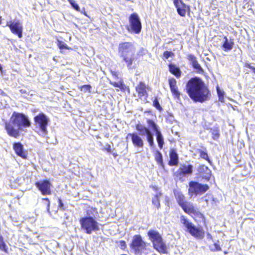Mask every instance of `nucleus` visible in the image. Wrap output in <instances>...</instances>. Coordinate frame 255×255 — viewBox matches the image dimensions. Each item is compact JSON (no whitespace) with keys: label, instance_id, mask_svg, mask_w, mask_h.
Listing matches in <instances>:
<instances>
[{"label":"nucleus","instance_id":"nucleus-3","mask_svg":"<svg viewBox=\"0 0 255 255\" xmlns=\"http://www.w3.org/2000/svg\"><path fill=\"white\" fill-rule=\"evenodd\" d=\"M135 50L136 48L133 42H122L119 44L118 52L119 56L123 58L129 70L135 68V66L133 64L134 61L136 60Z\"/></svg>","mask_w":255,"mask_h":255},{"label":"nucleus","instance_id":"nucleus-24","mask_svg":"<svg viewBox=\"0 0 255 255\" xmlns=\"http://www.w3.org/2000/svg\"><path fill=\"white\" fill-rule=\"evenodd\" d=\"M161 196V193L160 192H157L152 199V204L157 209L160 208V198Z\"/></svg>","mask_w":255,"mask_h":255},{"label":"nucleus","instance_id":"nucleus-40","mask_svg":"<svg viewBox=\"0 0 255 255\" xmlns=\"http://www.w3.org/2000/svg\"><path fill=\"white\" fill-rule=\"evenodd\" d=\"M193 68L199 71H202V68L198 61L196 62L194 64H192Z\"/></svg>","mask_w":255,"mask_h":255},{"label":"nucleus","instance_id":"nucleus-12","mask_svg":"<svg viewBox=\"0 0 255 255\" xmlns=\"http://www.w3.org/2000/svg\"><path fill=\"white\" fill-rule=\"evenodd\" d=\"M145 243L139 235H136L133 237L131 247L134 249L135 254H138L140 252V250L143 249Z\"/></svg>","mask_w":255,"mask_h":255},{"label":"nucleus","instance_id":"nucleus-58","mask_svg":"<svg viewBox=\"0 0 255 255\" xmlns=\"http://www.w3.org/2000/svg\"><path fill=\"white\" fill-rule=\"evenodd\" d=\"M70 4H71L74 0H68Z\"/></svg>","mask_w":255,"mask_h":255},{"label":"nucleus","instance_id":"nucleus-30","mask_svg":"<svg viewBox=\"0 0 255 255\" xmlns=\"http://www.w3.org/2000/svg\"><path fill=\"white\" fill-rule=\"evenodd\" d=\"M210 250L212 252H218L221 251V248L219 244V241H217L213 245L209 246Z\"/></svg>","mask_w":255,"mask_h":255},{"label":"nucleus","instance_id":"nucleus-45","mask_svg":"<svg viewBox=\"0 0 255 255\" xmlns=\"http://www.w3.org/2000/svg\"><path fill=\"white\" fill-rule=\"evenodd\" d=\"M104 149L109 153H111L112 152L111 146L109 144H106Z\"/></svg>","mask_w":255,"mask_h":255},{"label":"nucleus","instance_id":"nucleus-54","mask_svg":"<svg viewBox=\"0 0 255 255\" xmlns=\"http://www.w3.org/2000/svg\"><path fill=\"white\" fill-rule=\"evenodd\" d=\"M219 100L222 102L224 101V95L219 96Z\"/></svg>","mask_w":255,"mask_h":255},{"label":"nucleus","instance_id":"nucleus-9","mask_svg":"<svg viewBox=\"0 0 255 255\" xmlns=\"http://www.w3.org/2000/svg\"><path fill=\"white\" fill-rule=\"evenodd\" d=\"M130 27L128 28V31H132L135 33H139L141 29V23L137 13H132L129 17Z\"/></svg>","mask_w":255,"mask_h":255},{"label":"nucleus","instance_id":"nucleus-27","mask_svg":"<svg viewBox=\"0 0 255 255\" xmlns=\"http://www.w3.org/2000/svg\"><path fill=\"white\" fill-rule=\"evenodd\" d=\"M98 212L97 209L95 208L90 207L87 211V216L96 219Z\"/></svg>","mask_w":255,"mask_h":255},{"label":"nucleus","instance_id":"nucleus-6","mask_svg":"<svg viewBox=\"0 0 255 255\" xmlns=\"http://www.w3.org/2000/svg\"><path fill=\"white\" fill-rule=\"evenodd\" d=\"M180 222L186 228V231L188 232L192 236L197 239H202L204 236V232L200 228L196 227L185 216H181Z\"/></svg>","mask_w":255,"mask_h":255},{"label":"nucleus","instance_id":"nucleus-59","mask_svg":"<svg viewBox=\"0 0 255 255\" xmlns=\"http://www.w3.org/2000/svg\"><path fill=\"white\" fill-rule=\"evenodd\" d=\"M70 4H71L74 0H68Z\"/></svg>","mask_w":255,"mask_h":255},{"label":"nucleus","instance_id":"nucleus-33","mask_svg":"<svg viewBox=\"0 0 255 255\" xmlns=\"http://www.w3.org/2000/svg\"><path fill=\"white\" fill-rule=\"evenodd\" d=\"M7 247L4 243L2 237L0 235V250L5 252H7Z\"/></svg>","mask_w":255,"mask_h":255},{"label":"nucleus","instance_id":"nucleus-1","mask_svg":"<svg viewBox=\"0 0 255 255\" xmlns=\"http://www.w3.org/2000/svg\"><path fill=\"white\" fill-rule=\"evenodd\" d=\"M186 90L190 98L196 102L203 103L210 96V91L204 82L198 77L189 80L186 85Z\"/></svg>","mask_w":255,"mask_h":255},{"label":"nucleus","instance_id":"nucleus-44","mask_svg":"<svg viewBox=\"0 0 255 255\" xmlns=\"http://www.w3.org/2000/svg\"><path fill=\"white\" fill-rule=\"evenodd\" d=\"M71 5L74 8L75 10H76L78 11H80V8L78 5V4H77L75 1H74Z\"/></svg>","mask_w":255,"mask_h":255},{"label":"nucleus","instance_id":"nucleus-57","mask_svg":"<svg viewBox=\"0 0 255 255\" xmlns=\"http://www.w3.org/2000/svg\"><path fill=\"white\" fill-rule=\"evenodd\" d=\"M113 155L114 158H116L117 156H118V154L116 153H113Z\"/></svg>","mask_w":255,"mask_h":255},{"label":"nucleus","instance_id":"nucleus-39","mask_svg":"<svg viewBox=\"0 0 255 255\" xmlns=\"http://www.w3.org/2000/svg\"><path fill=\"white\" fill-rule=\"evenodd\" d=\"M91 86L90 85H85L81 87V90L84 92H90Z\"/></svg>","mask_w":255,"mask_h":255},{"label":"nucleus","instance_id":"nucleus-5","mask_svg":"<svg viewBox=\"0 0 255 255\" xmlns=\"http://www.w3.org/2000/svg\"><path fill=\"white\" fill-rule=\"evenodd\" d=\"M79 222L81 229L87 234H91L100 230L99 224L96 219L94 218L85 217L81 218Z\"/></svg>","mask_w":255,"mask_h":255},{"label":"nucleus","instance_id":"nucleus-21","mask_svg":"<svg viewBox=\"0 0 255 255\" xmlns=\"http://www.w3.org/2000/svg\"><path fill=\"white\" fill-rule=\"evenodd\" d=\"M145 85L142 82L136 87V91L138 93L139 96H144L146 94Z\"/></svg>","mask_w":255,"mask_h":255},{"label":"nucleus","instance_id":"nucleus-60","mask_svg":"<svg viewBox=\"0 0 255 255\" xmlns=\"http://www.w3.org/2000/svg\"><path fill=\"white\" fill-rule=\"evenodd\" d=\"M255 73V67H253V68L251 69Z\"/></svg>","mask_w":255,"mask_h":255},{"label":"nucleus","instance_id":"nucleus-48","mask_svg":"<svg viewBox=\"0 0 255 255\" xmlns=\"http://www.w3.org/2000/svg\"><path fill=\"white\" fill-rule=\"evenodd\" d=\"M146 50L145 49L143 48H141L139 51L138 52V55H143L146 54Z\"/></svg>","mask_w":255,"mask_h":255},{"label":"nucleus","instance_id":"nucleus-7","mask_svg":"<svg viewBox=\"0 0 255 255\" xmlns=\"http://www.w3.org/2000/svg\"><path fill=\"white\" fill-rule=\"evenodd\" d=\"M148 235L152 241L154 248L159 253L165 254L167 252V248L163 242L162 239L160 234L155 231H149Z\"/></svg>","mask_w":255,"mask_h":255},{"label":"nucleus","instance_id":"nucleus-63","mask_svg":"<svg viewBox=\"0 0 255 255\" xmlns=\"http://www.w3.org/2000/svg\"><path fill=\"white\" fill-rule=\"evenodd\" d=\"M154 188L155 190H156V189H157V188H156V187H154Z\"/></svg>","mask_w":255,"mask_h":255},{"label":"nucleus","instance_id":"nucleus-17","mask_svg":"<svg viewBox=\"0 0 255 255\" xmlns=\"http://www.w3.org/2000/svg\"><path fill=\"white\" fill-rule=\"evenodd\" d=\"M224 40L222 42V48L224 51H231L234 46V42L233 39H229L226 36H223Z\"/></svg>","mask_w":255,"mask_h":255},{"label":"nucleus","instance_id":"nucleus-36","mask_svg":"<svg viewBox=\"0 0 255 255\" xmlns=\"http://www.w3.org/2000/svg\"><path fill=\"white\" fill-rule=\"evenodd\" d=\"M199 154H200V156L202 158H203L208 161H210V159L208 157V154L206 152V151H203V150H199Z\"/></svg>","mask_w":255,"mask_h":255},{"label":"nucleus","instance_id":"nucleus-28","mask_svg":"<svg viewBox=\"0 0 255 255\" xmlns=\"http://www.w3.org/2000/svg\"><path fill=\"white\" fill-rule=\"evenodd\" d=\"M146 122L149 127H150L155 132L160 130L158 126L153 120L147 119Z\"/></svg>","mask_w":255,"mask_h":255},{"label":"nucleus","instance_id":"nucleus-13","mask_svg":"<svg viewBox=\"0 0 255 255\" xmlns=\"http://www.w3.org/2000/svg\"><path fill=\"white\" fill-rule=\"evenodd\" d=\"M130 137L133 145L137 148H142L144 145V141L141 137L136 132L129 133L128 134L127 138Z\"/></svg>","mask_w":255,"mask_h":255},{"label":"nucleus","instance_id":"nucleus-25","mask_svg":"<svg viewBox=\"0 0 255 255\" xmlns=\"http://www.w3.org/2000/svg\"><path fill=\"white\" fill-rule=\"evenodd\" d=\"M155 159L157 163L162 167H164V163L163 162V157L161 153L159 151H156L155 153Z\"/></svg>","mask_w":255,"mask_h":255},{"label":"nucleus","instance_id":"nucleus-16","mask_svg":"<svg viewBox=\"0 0 255 255\" xmlns=\"http://www.w3.org/2000/svg\"><path fill=\"white\" fill-rule=\"evenodd\" d=\"M170 160L168 164L170 166H176L179 163L178 155L175 149L172 148L169 152Z\"/></svg>","mask_w":255,"mask_h":255},{"label":"nucleus","instance_id":"nucleus-4","mask_svg":"<svg viewBox=\"0 0 255 255\" xmlns=\"http://www.w3.org/2000/svg\"><path fill=\"white\" fill-rule=\"evenodd\" d=\"M34 121L38 134L42 137H46L48 133L47 127L49 122V118L44 114L41 113L34 118Z\"/></svg>","mask_w":255,"mask_h":255},{"label":"nucleus","instance_id":"nucleus-10","mask_svg":"<svg viewBox=\"0 0 255 255\" xmlns=\"http://www.w3.org/2000/svg\"><path fill=\"white\" fill-rule=\"evenodd\" d=\"M6 26H8L11 32L21 38L22 37L23 26L20 20L14 19L6 22Z\"/></svg>","mask_w":255,"mask_h":255},{"label":"nucleus","instance_id":"nucleus-38","mask_svg":"<svg viewBox=\"0 0 255 255\" xmlns=\"http://www.w3.org/2000/svg\"><path fill=\"white\" fill-rule=\"evenodd\" d=\"M57 45L60 49H68L67 44H65L64 42L60 41L59 40H57Z\"/></svg>","mask_w":255,"mask_h":255},{"label":"nucleus","instance_id":"nucleus-42","mask_svg":"<svg viewBox=\"0 0 255 255\" xmlns=\"http://www.w3.org/2000/svg\"><path fill=\"white\" fill-rule=\"evenodd\" d=\"M169 84L170 88L176 85V81L175 79L172 78L169 80Z\"/></svg>","mask_w":255,"mask_h":255},{"label":"nucleus","instance_id":"nucleus-61","mask_svg":"<svg viewBox=\"0 0 255 255\" xmlns=\"http://www.w3.org/2000/svg\"><path fill=\"white\" fill-rule=\"evenodd\" d=\"M2 66L1 65V64H0V71L1 72L2 71Z\"/></svg>","mask_w":255,"mask_h":255},{"label":"nucleus","instance_id":"nucleus-55","mask_svg":"<svg viewBox=\"0 0 255 255\" xmlns=\"http://www.w3.org/2000/svg\"><path fill=\"white\" fill-rule=\"evenodd\" d=\"M245 66H246V67H248V68H250V69H251L253 68V66H251L249 63H246L245 64Z\"/></svg>","mask_w":255,"mask_h":255},{"label":"nucleus","instance_id":"nucleus-29","mask_svg":"<svg viewBox=\"0 0 255 255\" xmlns=\"http://www.w3.org/2000/svg\"><path fill=\"white\" fill-rule=\"evenodd\" d=\"M183 172L185 175L191 174L193 171V166L191 165H183L182 167L180 168Z\"/></svg>","mask_w":255,"mask_h":255},{"label":"nucleus","instance_id":"nucleus-32","mask_svg":"<svg viewBox=\"0 0 255 255\" xmlns=\"http://www.w3.org/2000/svg\"><path fill=\"white\" fill-rule=\"evenodd\" d=\"M170 89L174 97L178 98L180 96V93L178 90L177 86L176 85L175 86L172 87L170 88Z\"/></svg>","mask_w":255,"mask_h":255},{"label":"nucleus","instance_id":"nucleus-20","mask_svg":"<svg viewBox=\"0 0 255 255\" xmlns=\"http://www.w3.org/2000/svg\"><path fill=\"white\" fill-rule=\"evenodd\" d=\"M177 8L178 13L181 16L186 14L187 5L184 2H180L179 4L174 5Z\"/></svg>","mask_w":255,"mask_h":255},{"label":"nucleus","instance_id":"nucleus-35","mask_svg":"<svg viewBox=\"0 0 255 255\" xmlns=\"http://www.w3.org/2000/svg\"><path fill=\"white\" fill-rule=\"evenodd\" d=\"M211 132L213 139L217 140L220 136L219 130L216 129H211Z\"/></svg>","mask_w":255,"mask_h":255},{"label":"nucleus","instance_id":"nucleus-14","mask_svg":"<svg viewBox=\"0 0 255 255\" xmlns=\"http://www.w3.org/2000/svg\"><path fill=\"white\" fill-rule=\"evenodd\" d=\"M198 171L200 176L206 180H209L211 176V170L204 165H201L198 168Z\"/></svg>","mask_w":255,"mask_h":255},{"label":"nucleus","instance_id":"nucleus-23","mask_svg":"<svg viewBox=\"0 0 255 255\" xmlns=\"http://www.w3.org/2000/svg\"><path fill=\"white\" fill-rule=\"evenodd\" d=\"M155 135L156 137V140L158 143V147L160 149H162L163 148V146L164 145V139L163 135L161 133L160 130H159L155 132Z\"/></svg>","mask_w":255,"mask_h":255},{"label":"nucleus","instance_id":"nucleus-11","mask_svg":"<svg viewBox=\"0 0 255 255\" xmlns=\"http://www.w3.org/2000/svg\"><path fill=\"white\" fill-rule=\"evenodd\" d=\"M36 187L43 195H48L51 194V184L48 180L37 181L35 184Z\"/></svg>","mask_w":255,"mask_h":255},{"label":"nucleus","instance_id":"nucleus-18","mask_svg":"<svg viewBox=\"0 0 255 255\" xmlns=\"http://www.w3.org/2000/svg\"><path fill=\"white\" fill-rule=\"evenodd\" d=\"M135 128L138 131L139 133L138 134L140 136H145L146 137L152 133L148 128L140 124H137L135 126Z\"/></svg>","mask_w":255,"mask_h":255},{"label":"nucleus","instance_id":"nucleus-15","mask_svg":"<svg viewBox=\"0 0 255 255\" xmlns=\"http://www.w3.org/2000/svg\"><path fill=\"white\" fill-rule=\"evenodd\" d=\"M182 208L185 212L188 214L198 215V211L196 208L193 206L192 203L186 202L182 206Z\"/></svg>","mask_w":255,"mask_h":255},{"label":"nucleus","instance_id":"nucleus-26","mask_svg":"<svg viewBox=\"0 0 255 255\" xmlns=\"http://www.w3.org/2000/svg\"><path fill=\"white\" fill-rule=\"evenodd\" d=\"M175 196L177 202L181 207L186 202L185 200L184 196L181 193L177 192L175 193Z\"/></svg>","mask_w":255,"mask_h":255},{"label":"nucleus","instance_id":"nucleus-31","mask_svg":"<svg viewBox=\"0 0 255 255\" xmlns=\"http://www.w3.org/2000/svg\"><path fill=\"white\" fill-rule=\"evenodd\" d=\"M174 175L177 179L180 180H182L186 176L180 168L174 173Z\"/></svg>","mask_w":255,"mask_h":255},{"label":"nucleus","instance_id":"nucleus-56","mask_svg":"<svg viewBox=\"0 0 255 255\" xmlns=\"http://www.w3.org/2000/svg\"><path fill=\"white\" fill-rule=\"evenodd\" d=\"M4 94V92L2 90L0 89V95H3Z\"/></svg>","mask_w":255,"mask_h":255},{"label":"nucleus","instance_id":"nucleus-19","mask_svg":"<svg viewBox=\"0 0 255 255\" xmlns=\"http://www.w3.org/2000/svg\"><path fill=\"white\" fill-rule=\"evenodd\" d=\"M13 149L16 154L23 158H25L26 157V154L23 150V146L20 142L14 143L13 145Z\"/></svg>","mask_w":255,"mask_h":255},{"label":"nucleus","instance_id":"nucleus-8","mask_svg":"<svg viewBox=\"0 0 255 255\" xmlns=\"http://www.w3.org/2000/svg\"><path fill=\"white\" fill-rule=\"evenodd\" d=\"M208 185L202 184L197 182L191 181L189 183V194L193 195H202L209 189Z\"/></svg>","mask_w":255,"mask_h":255},{"label":"nucleus","instance_id":"nucleus-43","mask_svg":"<svg viewBox=\"0 0 255 255\" xmlns=\"http://www.w3.org/2000/svg\"><path fill=\"white\" fill-rule=\"evenodd\" d=\"M173 54V53L172 52L166 51L163 53V56L166 59H167Z\"/></svg>","mask_w":255,"mask_h":255},{"label":"nucleus","instance_id":"nucleus-51","mask_svg":"<svg viewBox=\"0 0 255 255\" xmlns=\"http://www.w3.org/2000/svg\"><path fill=\"white\" fill-rule=\"evenodd\" d=\"M111 84L112 85H113L114 86L116 87L120 88L121 86V83H117V82H111Z\"/></svg>","mask_w":255,"mask_h":255},{"label":"nucleus","instance_id":"nucleus-22","mask_svg":"<svg viewBox=\"0 0 255 255\" xmlns=\"http://www.w3.org/2000/svg\"><path fill=\"white\" fill-rule=\"evenodd\" d=\"M169 71L177 78H179L181 75V71L179 67L173 64L169 65Z\"/></svg>","mask_w":255,"mask_h":255},{"label":"nucleus","instance_id":"nucleus-46","mask_svg":"<svg viewBox=\"0 0 255 255\" xmlns=\"http://www.w3.org/2000/svg\"><path fill=\"white\" fill-rule=\"evenodd\" d=\"M42 200H44V201H46L47 202V212L49 213H50V201H49V199H48V198H43Z\"/></svg>","mask_w":255,"mask_h":255},{"label":"nucleus","instance_id":"nucleus-47","mask_svg":"<svg viewBox=\"0 0 255 255\" xmlns=\"http://www.w3.org/2000/svg\"><path fill=\"white\" fill-rule=\"evenodd\" d=\"M120 247L122 250H125L126 248V242L124 241H121L120 242Z\"/></svg>","mask_w":255,"mask_h":255},{"label":"nucleus","instance_id":"nucleus-41","mask_svg":"<svg viewBox=\"0 0 255 255\" xmlns=\"http://www.w3.org/2000/svg\"><path fill=\"white\" fill-rule=\"evenodd\" d=\"M153 106L158 110H161V107L157 100V99H155L153 101Z\"/></svg>","mask_w":255,"mask_h":255},{"label":"nucleus","instance_id":"nucleus-37","mask_svg":"<svg viewBox=\"0 0 255 255\" xmlns=\"http://www.w3.org/2000/svg\"><path fill=\"white\" fill-rule=\"evenodd\" d=\"M187 59L192 65L197 61L196 57L193 54H190L187 55Z\"/></svg>","mask_w":255,"mask_h":255},{"label":"nucleus","instance_id":"nucleus-2","mask_svg":"<svg viewBox=\"0 0 255 255\" xmlns=\"http://www.w3.org/2000/svg\"><path fill=\"white\" fill-rule=\"evenodd\" d=\"M31 123L27 116L22 113L13 112L9 122L5 124L7 134L12 137H17L19 132L30 126Z\"/></svg>","mask_w":255,"mask_h":255},{"label":"nucleus","instance_id":"nucleus-53","mask_svg":"<svg viewBox=\"0 0 255 255\" xmlns=\"http://www.w3.org/2000/svg\"><path fill=\"white\" fill-rule=\"evenodd\" d=\"M207 238L208 239H210V240L213 241L212 236V235L210 234H209V233L207 234Z\"/></svg>","mask_w":255,"mask_h":255},{"label":"nucleus","instance_id":"nucleus-49","mask_svg":"<svg viewBox=\"0 0 255 255\" xmlns=\"http://www.w3.org/2000/svg\"><path fill=\"white\" fill-rule=\"evenodd\" d=\"M58 203H59L58 206H59V208H60V209H61L62 210H64V204L62 203V200L60 198L58 199Z\"/></svg>","mask_w":255,"mask_h":255},{"label":"nucleus","instance_id":"nucleus-52","mask_svg":"<svg viewBox=\"0 0 255 255\" xmlns=\"http://www.w3.org/2000/svg\"><path fill=\"white\" fill-rule=\"evenodd\" d=\"M180 2H183L182 0H173V3L174 5L179 4Z\"/></svg>","mask_w":255,"mask_h":255},{"label":"nucleus","instance_id":"nucleus-62","mask_svg":"<svg viewBox=\"0 0 255 255\" xmlns=\"http://www.w3.org/2000/svg\"><path fill=\"white\" fill-rule=\"evenodd\" d=\"M84 14H85V15H87V14H86V12H84Z\"/></svg>","mask_w":255,"mask_h":255},{"label":"nucleus","instance_id":"nucleus-34","mask_svg":"<svg viewBox=\"0 0 255 255\" xmlns=\"http://www.w3.org/2000/svg\"><path fill=\"white\" fill-rule=\"evenodd\" d=\"M146 140L149 143V145L150 147H153L154 146V139H153V134L151 133L150 134L146 136Z\"/></svg>","mask_w":255,"mask_h":255},{"label":"nucleus","instance_id":"nucleus-50","mask_svg":"<svg viewBox=\"0 0 255 255\" xmlns=\"http://www.w3.org/2000/svg\"><path fill=\"white\" fill-rule=\"evenodd\" d=\"M217 91L218 96H222V95H224V91L220 90L218 86L217 87Z\"/></svg>","mask_w":255,"mask_h":255}]
</instances>
